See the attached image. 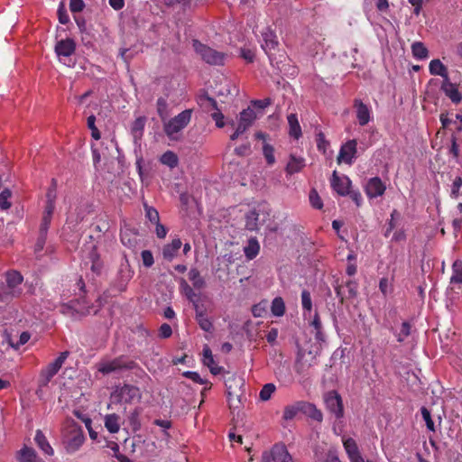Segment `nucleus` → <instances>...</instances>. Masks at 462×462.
Here are the masks:
<instances>
[{"instance_id":"7","label":"nucleus","mask_w":462,"mask_h":462,"mask_svg":"<svg viewBox=\"0 0 462 462\" xmlns=\"http://www.w3.org/2000/svg\"><path fill=\"white\" fill-rule=\"evenodd\" d=\"M262 48L268 56L271 64L273 65V61L275 60V51L277 50V47L279 45L277 35L273 30L267 27L262 32Z\"/></svg>"},{"instance_id":"60","label":"nucleus","mask_w":462,"mask_h":462,"mask_svg":"<svg viewBox=\"0 0 462 462\" xmlns=\"http://www.w3.org/2000/svg\"><path fill=\"white\" fill-rule=\"evenodd\" d=\"M56 188H57V182L54 179H52L51 186L48 189L47 193H46V201L55 202Z\"/></svg>"},{"instance_id":"14","label":"nucleus","mask_w":462,"mask_h":462,"mask_svg":"<svg viewBox=\"0 0 462 462\" xmlns=\"http://www.w3.org/2000/svg\"><path fill=\"white\" fill-rule=\"evenodd\" d=\"M331 188L340 196H346L351 188V180L348 177H339L337 172L334 171L331 179Z\"/></svg>"},{"instance_id":"46","label":"nucleus","mask_w":462,"mask_h":462,"mask_svg":"<svg viewBox=\"0 0 462 462\" xmlns=\"http://www.w3.org/2000/svg\"><path fill=\"white\" fill-rule=\"evenodd\" d=\"M276 387L273 383H266L263 386V388L260 391L259 398L262 401H268L272 394L275 392Z\"/></svg>"},{"instance_id":"15","label":"nucleus","mask_w":462,"mask_h":462,"mask_svg":"<svg viewBox=\"0 0 462 462\" xmlns=\"http://www.w3.org/2000/svg\"><path fill=\"white\" fill-rule=\"evenodd\" d=\"M54 50L60 59L61 57H69L76 51V42L71 38L60 40L56 42Z\"/></svg>"},{"instance_id":"33","label":"nucleus","mask_w":462,"mask_h":462,"mask_svg":"<svg viewBox=\"0 0 462 462\" xmlns=\"http://www.w3.org/2000/svg\"><path fill=\"white\" fill-rule=\"evenodd\" d=\"M411 52L417 60H425L429 57L427 47L420 42H415L411 44Z\"/></svg>"},{"instance_id":"1","label":"nucleus","mask_w":462,"mask_h":462,"mask_svg":"<svg viewBox=\"0 0 462 462\" xmlns=\"http://www.w3.org/2000/svg\"><path fill=\"white\" fill-rule=\"evenodd\" d=\"M192 110L185 109L170 120L163 123V131L171 140H177L178 134L181 132L191 120Z\"/></svg>"},{"instance_id":"61","label":"nucleus","mask_w":462,"mask_h":462,"mask_svg":"<svg viewBox=\"0 0 462 462\" xmlns=\"http://www.w3.org/2000/svg\"><path fill=\"white\" fill-rule=\"evenodd\" d=\"M85 7L83 0H69V9L72 13L81 12Z\"/></svg>"},{"instance_id":"40","label":"nucleus","mask_w":462,"mask_h":462,"mask_svg":"<svg viewBox=\"0 0 462 462\" xmlns=\"http://www.w3.org/2000/svg\"><path fill=\"white\" fill-rule=\"evenodd\" d=\"M161 162L164 165L169 166L170 168H175L178 165V156L171 151L165 152L161 159Z\"/></svg>"},{"instance_id":"8","label":"nucleus","mask_w":462,"mask_h":462,"mask_svg":"<svg viewBox=\"0 0 462 462\" xmlns=\"http://www.w3.org/2000/svg\"><path fill=\"white\" fill-rule=\"evenodd\" d=\"M327 409L335 415L337 419L344 416L343 401L340 394L337 391H329L324 396Z\"/></svg>"},{"instance_id":"51","label":"nucleus","mask_w":462,"mask_h":462,"mask_svg":"<svg viewBox=\"0 0 462 462\" xmlns=\"http://www.w3.org/2000/svg\"><path fill=\"white\" fill-rule=\"evenodd\" d=\"M301 305L304 311L310 313L312 310V300L310 291L303 290L301 292Z\"/></svg>"},{"instance_id":"25","label":"nucleus","mask_w":462,"mask_h":462,"mask_svg":"<svg viewBox=\"0 0 462 462\" xmlns=\"http://www.w3.org/2000/svg\"><path fill=\"white\" fill-rule=\"evenodd\" d=\"M260 252V244L256 237L248 239L246 245L244 247V253L248 260L254 259Z\"/></svg>"},{"instance_id":"59","label":"nucleus","mask_w":462,"mask_h":462,"mask_svg":"<svg viewBox=\"0 0 462 462\" xmlns=\"http://www.w3.org/2000/svg\"><path fill=\"white\" fill-rule=\"evenodd\" d=\"M57 13H58L59 22L60 23L67 24L69 22V17L67 14V11L62 3H60Z\"/></svg>"},{"instance_id":"18","label":"nucleus","mask_w":462,"mask_h":462,"mask_svg":"<svg viewBox=\"0 0 462 462\" xmlns=\"http://www.w3.org/2000/svg\"><path fill=\"white\" fill-rule=\"evenodd\" d=\"M134 271L132 270L130 263L126 257L121 263L118 270V280L121 290H124L127 282L133 278Z\"/></svg>"},{"instance_id":"22","label":"nucleus","mask_w":462,"mask_h":462,"mask_svg":"<svg viewBox=\"0 0 462 462\" xmlns=\"http://www.w3.org/2000/svg\"><path fill=\"white\" fill-rule=\"evenodd\" d=\"M34 440L38 448L48 456H52L54 454V450L45 435L41 430H37L34 437Z\"/></svg>"},{"instance_id":"9","label":"nucleus","mask_w":462,"mask_h":462,"mask_svg":"<svg viewBox=\"0 0 462 462\" xmlns=\"http://www.w3.org/2000/svg\"><path fill=\"white\" fill-rule=\"evenodd\" d=\"M263 462H293L284 445L276 444L270 452L265 451L262 455Z\"/></svg>"},{"instance_id":"58","label":"nucleus","mask_w":462,"mask_h":462,"mask_svg":"<svg viewBox=\"0 0 462 462\" xmlns=\"http://www.w3.org/2000/svg\"><path fill=\"white\" fill-rule=\"evenodd\" d=\"M141 254L145 267H151L154 263L153 255L150 250H143Z\"/></svg>"},{"instance_id":"41","label":"nucleus","mask_w":462,"mask_h":462,"mask_svg":"<svg viewBox=\"0 0 462 462\" xmlns=\"http://www.w3.org/2000/svg\"><path fill=\"white\" fill-rule=\"evenodd\" d=\"M145 121L146 119L143 116H140L134 121L131 131L134 138L142 136L145 125Z\"/></svg>"},{"instance_id":"34","label":"nucleus","mask_w":462,"mask_h":462,"mask_svg":"<svg viewBox=\"0 0 462 462\" xmlns=\"http://www.w3.org/2000/svg\"><path fill=\"white\" fill-rule=\"evenodd\" d=\"M23 282V276L16 271L6 273V286L10 289H19L18 286Z\"/></svg>"},{"instance_id":"37","label":"nucleus","mask_w":462,"mask_h":462,"mask_svg":"<svg viewBox=\"0 0 462 462\" xmlns=\"http://www.w3.org/2000/svg\"><path fill=\"white\" fill-rule=\"evenodd\" d=\"M343 446L346 449L348 457L360 454L357 444L356 440L352 438H344Z\"/></svg>"},{"instance_id":"52","label":"nucleus","mask_w":462,"mask_h":462,"mask_svg":"<svg viewBox=\"0 0 462 462\" xmlns=\"http://www.w3.org/2000/svg\"><path fill=\"white\" fill-rule=\"evenodd\" d=\"M145 209V217L152 222V224H157L160 222L159 212L152 207H150L144 204Z\"/></svg>"},{"instance_id":"63","label":"nucleus","mask_w":462,"mask_h":462,"mask_svg":"<svg viewBox=\"0 0 462 462\" xmlns=\"http://www.w3.org/2000/svg\"><path fill=\"white\" fill-rule=\"evenodd\" d=\"M252 105L255 108L263 109L272 104V99L270 97L264 99H256L253 100Z\"/></svg>"},{"instance_id":"45","label":"nucleus","mask_w":462,"mask_h":462,"mask_svg":"<svg viewBox=\"0 0 462 462\" xmlns=\"http://www.w3.org/2000/svg\"><path fill=\"white\" fill-rule=\"evenodd\" d=\"M196 321L199 328L206 332H211L214 328L211 319L207 315L203 316L199 314Z\"/></svg>"},{"instance_id":"28","label":"nucleus","mask_w":462,"mask_h":462,"mask_svg":"<svg viewBox=\"0 0 462 462\" xmlns=\"http://www.w3.org/2000/svg\"><path fill=\"white\" fill-rule=\"evenodd\" d=\"M305 166V161L303 158H297L293 155L291 156L289 162L286 166V172L289 175L300 172Z\"/></svg>"},{"instance_id":"10","label":"nucleus","mask_w":462,"mask_h":462,"mask_svg":"<svg viewBox=\"0 0 462 462\" xmlns=\"http://www.w3.org/2000/svg\"><path fill=\"white\" fill-rule=\"evenodd\" d=\"M337 297L343 303L346 299H354L358 293V283L356 280H347L344 283L335 286Z\"/></svg>"},{"instance_id":"39","label":"nucleus","mask_w":462,"mask_h":462,"mask_svg":"<svg viewBox=\"0 0 462 462\" xmlns=\"http://www.w3.org/2000/svg\"><path fill=\"white\" fill-rule=\"evenodd\" d=\"M189 279L192 282L194 288L201 289L205 286V281L198 269L192 268L189 272Z\"/></svg>"},{"instance_id":"12","label":"nucleus","mask_w":462,"mask_h":462,"mask_svg":"<svg viewBox=\"0 0 462 462\" xmlns=\"http://www.w3.org/2000/svg\"><path fill=\"white\" fill-rule=\"evenodd\" d=\"M385 189L386 186L379 177L370 178L365 186V192L369 199L383 196Z\"/></svg>"},{"instance_id":"64","label":"nucleus","mask_w":462,"mask_h":462,"mask_svg":"<svg viewBox=\"0 0 462 462\" xmlns=\"http://www.w3.org/2000/svg\"><path fill=\"white\" fill-rule=\"evenodd\" d=\"M211 116L215 120L216 125L218 128L224 127V125H225L224 115L219 111V109L216 110V112L212 113Z\"/></svg>"},{"instance_id":"35","label":"nucleus","mask_w":462,"mask_h":462,"mask_svg":"<svg viewBox=\"0 0 462 462\" xmlns=\"http://www.w3.org/2000/svg\"><path fill=\"white\" fill-rule=\"evenodd\" d=\"M272 314L275 317H282L285 313V303L282 297H275L271 305Z\"/></svg>"},{"instance_id":"5","label":"nucleus","mask_w":462,"mask_h":462,"mask_svg":"<svg viewBox=\"0 0 462 462\" xmlns=\"http://www.w3.org/2000/svg\"><path fill=\"white\" fill-rule=\"evenodd\" d=\"M135 362L129 360L124 356L114 358L109 361H103L98 364L97 370L103 374H108L123 370H132L135 367Z\"/></svg>"},{"instance_id":"62","label":"nucleus","mask_w":462,"mask_h":462,"mask_svg":"<svg viewBox=\"0 0 462 462\" xmlns=\"http://www.w3.org/2000/svg\"><path fill=\"white\" fill-rule=\"evenodd\" d=\"M171 334H172V329L169 324L163 323L162 325H161V327L159 328V336L162 338H168L171 336Z\"/></svg>"},{"instance_id":"13","label":"nucleus","mask_w":462,"mask_h":462,"mask_svg":"<svg viewBox=\"0 0 462 462\" xmlns=\"http://www.w3.org/2000/svg\"><path fill=\"white\" fill-rule=\"evenodd\" d=\"M117 396L120 402L131 403L135 400L141 399L140 389L132 384H124L116 390Z\"/></svg>"},{"instance_id":"50","label":"nucleus","mask_w":462,"mask_h":462,"mask_svg":"<svg viewBox=\"0 0 462 462\" xmlns=\"http://www.w3.org/2000/svg\"><path fill=\"white\" fill-rule=\"evenodd\" d=\"M411 325L408 321H404L402 324L401 330L397 334V341L402 343L407 337L411 335Z\"/></svg>"},{"instance_id":"42","label":"nucleus","mask_w":462,"mask_h":462,"mask_svg":"<svg viewBox=\"0 0 462 462\" xmlns=\"http://www.w3.org/2000/svg\"><path fill=\"white\" fill-rule=\"evenodd\" d=\"M157 113L162 122L167 119L168 116V104L164 97H159L157 99Z\"/></svg>"},{"instance_id":"19","label":"nucleus","mask_w":462,"mask_h":462,"mask_svg":"<svg viewBox=\"0 0 462 462\" xmlns=\"http://www.w3.org/2000/svg\"><path fill=\"white\" fill-rule=\"evenodd\" d=\"M255 119L256 115L254 109L247 107L240 113L237 128L245 132L254 124Z\"/></svg>"},{"instance_id":"31","label":"nucleus","mask_w":462,"mask_h":462,"mask_svg":"<svg viewBox=\"0 0 462 462\" xmlns=\"http://www.w3.org/2000/svg\"><path fill=\"white\" fill-rule=\"evenodd\" d=\"M302 402L303 401H299L291 405L285 406L282 418L285 420H293L299 412L302 413Z\"/></svg>"},{"instance_id":"56","label":"nucleus","mask_w":462,"mask_h":462,"mask_svg":"<svg viewBox=\"0 0 462 462\" xmlns=\"http://www.w3.org/2000/svg\"><path fill=\"white\" fill-rule=\"evenodd\" d=\"M52 216L43 214L40 226L41 236H45L49 229Z\"/></svg>"},{"instance_id":"57","label":"nucleus","mask_w":462,"mask_h":462,"mask_svg":"<svg viewBox=\"0 0 462 462\" xmlns=\"http://www.w3.org/2000/svg\"><path fill=\"white\" fill-rule=\"evenodd\" d=\"M30 338H31L30 333L27 331H23L21 333L19 340L15 344L10 343V345L13 348L18 349L21 346H23L24 344H26L30 340Z\"/></svg>"},{"instance_id":"29","label":"nucleus","mask_w":462,"mask_h":462,"mask_svg":"<svg viewBox=\"0 0 462 462\" xmlns=\"http://www.w3.org/2000/svg\"><path fill=\"white\" fill-rule=\"evenodd\" d=\"M203 364L210 369L213 374H219L220 368L215 365L212 351L208 346L203 348Z\"/></svg>"},{"instance_id":"3","label":"nucleus","mask_w":462,"mask_h":462,"mask_svg":"<svg viewBox=\"0 0 462 462\" xmlns=\"http://www.w3.org/2000/svg\"><path fill=\"white\" fill-rule=\"evenodd\" d=\"M192 46L195 51L206 63L213 66L224 65L226 59V54L224 52L217 51L209 46L201 43L198 40H193Z\"/></svg>"},{"instance_id":"55","label":"nucleus","mask_w":462,"mask_h":462,"mask_svg":"<svg viewBox=\"0 0 462 462\" xmlns=\"http://www.w3.org/2000/svg\"><path fill=\"white\" fill-rule=\"evenodd\" d=\"M316 142L318 150L326 152V149L329 145V143L326 140L325 134L322 132H319L317 134Z\"/></svg>"},{"instance_id":"6","label":"nucleus","mask_w":462,"mask_h":462,"mask_svg":"<svg viewBox=\"0 0 462 462\" xmlns=\"http://www.w3.org/2000/svg\"><path fill=\"white\" fill-rule=\"evenodd\" d=\"M270 213L264 208H253L248 211L245 216V229L249 231H258L267 219H269Z\"/></svg>"},{"instance_id":"26","label":"nucleus","mask_w":462,"mask_h":462,"mask_svg":"<svg viewBox=\"0 0 462 462\" xmlns=\"http://www.w3.org/2000/svg\"><path fill=\"white\" fill-rule=\"evenodd\" d=\"M312 333H314L315 339L319 342H325L326 336L323 332L322 323L318 312H315L312 321L310 322Z\"/></svg>"},{"instance_id":"53","label":"nucleus","mask_w":462,"mask_h":462,"mask_svg":"<svg viewBox=\"0 0 462 462\" xmlns=\"http://www.w3.org/2000/svg\"><path fill=\"white\" fill-rule=\"evenodd\" d=\"M420 412H421L423 420L426 422V426H427L428 430L430 431H435V425H434V421L431 419L430 411L426 407H422L420 409Z\"/></svg>"},{"instance_id":"17","label":"nucleus","mask_w":462,"mask_h":462,"mask_svg":"<svg viewBox=\"0 0 462 462\" xmlns=\"http://www.w3.org/2000/svg\"><path fill=\"white\" fill-rule=\"evenodd\" d=\"M440 88L454 104H458L461 102L462 95L459 92L457 85L450 82L449 79L443 80Z\"/></svg>"},{"instance_id":"4","label":"nucleus","mask_w":462,"mask_h":462,"mask_svg":"<svg viewBox=\"0 0 462 462\" xmlns=\"http://www.w3.org/2000/svg\"><path fill=\"white\" fill-rule=\"evenodd\" d=\"M69 356L68 351L61 352L60 356L51 363H50L47 366L42 369L38 380V387L42 389L46 387L49 383L51 381L54 375L60 371L64 362L66 361Z\"/></svg>"},{"instance_id":"36","label":"nucleus","mask_w":462,"mask_h":462,"mask_svg":"<svg viewBox=\"0 0 462 462\" xmlns=\"http://www.w3.org/2000/svg\"><path fill=\"white\" fill-rule=\"evenodd\" d=\"M199 104L208 111L218 110L217 101L213 97H209L207 93L199 97Z\"/></svg>"},{"instance_id":"47","label":"nucleus","mask_w":462,"mask_h":462,"mask_svg":"<svg viewBox=\"0 0 462 462\" xmlns=\"http://www.w3.org/2000/svg\"><path fill=\"white\" fill-rule=\"evenodd\" d=\"M12 196V192L8 189H5L0 193V208L6 210L11 208V202L9 201Z\"/></svg>"},{"instance_id":"2","label":"nucleus","mask_w":462,"mask_h":462,"mask_svg":"<svg viewBox=\"0 0 462 462\" xmlns=\"http://www.w3.org/2000/svg\"><path fill=\"white\" fill-rule=\"evenodd\" d=\"M86 440L82 428L77 424L70 425L63 437V445L67 453L77 452Z\"/></svg>"},{"instance_id":"44","label":"nucleus","mask_w":462,"mask_h":462,"mask_svg":"<svg viewBox=\"0 0 462 462\" xmlns=\"http://www.w3.org/2000/svg\"><path fill=\"white\" fill-rule=\"evenodd\" d=\"M227 402L230 409H238L240 404V396L231 391V385H227Z\"/></svg>"},{"instance_id":"11","label":"nucleus","mask_w":462,"mask_h":462,"mask_svg":"<svg viewBox=\"0 0 462 462\" xmlns=\"http://www.w3.org/2000/svg\"><path fill=\"white\" fill-rule=\"evenodd\" d=\"M357 152V142L356 139L348 140L344 143L337 155V163L345 162L348 165L353 163V160Z\"/></svg>"},{"instance_id":"27","label":"nucleus","mask_w":462,"mask_h":462,"mask_svg":"<svg viewBox=\"0 0 462 462\" xmlns=\"http://www.w3.org/2000/svg\"><path fill=\"white\" fill-rule=\"evenodd\" d=\"M22 293L21 289H10L5 284L0 285V301L7 303L14 298L19 297Z\"/></svg>"},{"instance_id":"48","label":"nucleus","mask_w":462,"mask_h":462,"mask_svg":"<svg viewBox=\"0 0 462 462\" xmlns=\"http://www.w3.org/2000/svg\"><path fill=\"white\" fill-rule=\"evenodd\" d=\"M180 288L189 301L194 302L197 300L198 295L184 279L180 280Z\"/></svg>"},{"instance_id":"24","label":"nucleus","mask_w":462,"mask_h":462,"mask_svg":"<svg viewBox=\"0 0 462 462\" xmlns=\"http://www.w3.org/2000/svg\"><path fill=\"white\" fill-rule=\"evenodd\" d=\"M302 406V413L308 416L309 418L321 422L323 420V414L320 410H319L314 404L304 402L301 404Z\"/></svg>"},{"instance_id":"30","label":"nucleus","mask_w":462,"mask_h":462,"mask_svg":"<svg viewBox=\"0 0 462 462\" xmlns=\"http://www.w3.org/2000/svg\"><path fill=\"white\" fill-rule=\"evenodd\" d=\"M288 124L290 126L289 134L294 139H299L301 136V128L295 114H290L287 116Z\"/></svg>"},{"instance_id":"43","label":"nucleus","mask_w":462,"mask_h":462,"mask_svg":"<svg viewBox=\"0 0 462 462\" xmlns=\"http://www.w3.org/2000/svg\"><path fill=\"white\" fill-rule=\"evenodd\" d=\"M263 153L268 165H273L275 163L274 148L273 145L264 143L263 145Z\"/></svg>"},{"instance_id":"20","label":"nucleus","mask_w":462,"mask_h":462,"mask_svg":"<svg viewBox=\"0 0 462 462\" xmlns=\"http://www.w3.org/2000/svg\"><path fill=\"white\" fill-rule=\"evenodd\" d=\"M15 458L18 462H37L41 457L32 448L23 446L16 452Z\"/></svg>"},{"instance_id":"49","label":"nucleus","mask_w":462,"mask_h":462,"mask_svg":"<svg viewBox=\"0 0 462 462\" xmlns=\"http://www.w3.org/2000/svg\"><path fill=\"white\" fill-rule=\"evenodd\" d=\"M309 199L310 202V205L316 208V209H321L323 208V202L321 198L319 197V193L316 189H311L310 191Z\"/></svg>"},{"instance_id":"16","label":"nucleus","mask_w":462,"mask_h":462,"mask_svg":"<svg viewBox=\"0 0 462 462\" xmlns=\"http://www.w3.org/2000/svg\"><path fill=\"white\" fill-rule=\"evenodd\" d=\"M354 107L356 108L358 124L361 126L366 125L371 120V110L368 106L360 99H355Z\"/></svg>"},{"instance_id":"23","label":"nucleus","mask_w":462,"mask_h":462,"mask_svg":"<svg viewBox=\"0 0 462 462\" xmlns=\"http://www.w3.org/2000/svg\"><path fill=\"white\" fill-rule=\"evenodd\" d=\"M429 71L433 76H440L443 80L449 79L448 68L439 59L432 60L429 65Z\"/></svg>"},{"instance_id":"54","label":"nucleus","mask_w":462,"mask_h":462,"mask_svg":"<svg viewBox=\"0 0 462 462\" xmlns=\"http://www.w3.org/2000/svg\"><path fill=\"white\" fill-rule=\"evenodd\" d=\"M462 187V178L461 177H456L453 180L452 186H451V191H450V197L452 199H457L460 195V189Z\"/></svg>"},{"instance_id":"38","label":"nucleus","mask_w":462,"mask_h":462,"mask_svg":"<svg viewBox=\"0 0 462 462\" xmlns=\"http://www.w3.org/2000/svg\"><path fill=\"white\" fill-rule=\"evenodd\" d=\"M450 283H462V260H456L453 263Z\"/></svg>"},{"instance_id":"32","label":"nucleus","mask_w":462,"mask_h":462,"mask_svg":"<svg viewBox=\"0 0 462 462\" xmlns=\"http://www.w3.org/2000/svg\"><path fill=\"white\" fill-rule=\"evenodd\" d=\"M120 417L116 414H107L105 417V427L110 433H116L120 430Z\"/></svg>"},{"instance_id":"21","label":"nucleus","mask_w":462,"mask_h":462,"mask_svg":"<svg viewBox=\"0 0 462 462\" xmlns=\"http://www.w3.org/2000/svg\"><path fill=\"white\" fill-rule=\"evenodd\" d=\"M181 245V240L180 238H174L170 244L164 245L162 249L163 258L167 261H171L175 256H177Z\"/></svg>"}]
</instances>
